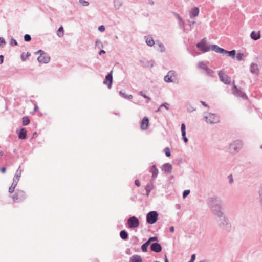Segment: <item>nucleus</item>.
<instances>
[{
  "label": "nucleus",
  "instance_id": "1",
  "mask_svg": "<svg viewBox=\"0 0 262 262\" xmlns=\"http://www.w3.org/2000/svg\"><path fill=\"white\" fill-rule=\"evenodd\" d=\"M207 203L214 215L217 217L223 216V213L221 210L223 202L220 197L215 195L210 196L208 198Z\"/></svg>",
  "mask_w": 262,
  "mask_h": 262
},
{
  "label": "nucleus",
  "instance_id": "2",
  "mask_svg": "<svg viewBox=\"0 0 262 262\" xmlns=\"http://www.w3.org/2000/svg\"><path fill=\"white\" fill-rule=\"evenodd\" d=\"M243 145V143L242 140H236L230 143L229 151L231 154L235 155L240 151Z\"/></svg>",
  "mask_w": 262,
  "mask_h": 262
},
{
  "label": "nucleus",
  "instance_id": "3",
  "mask_svg": "<svg viewBox=\"0 0 262 262\" xmlns=\"http://www.w3.org/2000/svg\"><path fill=\"white\" fill-rule=\"evenodd\" d=\"M220 217L217 221V224L219 227L225 231H230L231 228V225L228 220L226 219L224 214L223 216Z\"/></svg>",
  "mask_w": 262,
  "mask_h": 262
},
{
  "label": "nucleus",
  "instance_id": "4",
  "mask_svg": "<svg viewBox=\"0 0 262 262\" xmlns=\"http://www.w3.org/2000/svg\"><path fill=\"white\" fill-rule=\"evenodd\" d=\"M203 117L206 122L209 124H215L220 122L219 117L215 114L205 113Z\"/></svg>",
  "mask_w": 262,
  "mask_h": 262
},
{
  "label": "nucleus",
  "instance_id": "5",
  "mask_svg": "<svg viewBox=\"0 0 262 262\" xmlns=\"http://www.w3.org/2000/svg\"><path fill=\"white\" fill-rule=\"evenodd\" d=\"M196 47L202 52L205 53L211 50V47L207 45L205 38L202 39L196 45Z\"/></svg>",
  "mask_w": 262,
  "mask_h": 262
},
{
  "label": "nucleus",
  "instance_id": "6",
  "mask_svg": "<svg viewBox=\"0 0 262 262\" xmlns=\"http://www.w3.org/2000/svg\"><path fill=\"white\" fill-rule=\"evenodd\" d=\"M158 219V213L156 211L148 212L146 215V222L150 224H154Z\"/></svg>",
  "mask_w": 262,
  "mask_h": 262
},
{
  "label": "nucleus",
  "instance_id": "7",
  "mask_svg": "<svg viewBox=\"0 0 262 262\" xmlns=\"http://www.w3.org/2000/svg\"><path fill=\"white\" fill-rule=\"evenodd\" d=\"M14 202L23 201L26 198L25 193L24 191L17 189L15 193L12 196Z\"/></svg>",
  "mask_w": 262,
  "mask_h": 262
},
{
  "label": "nucleus",
  "instance_id": "8",
  "mask_svg": "<svg viewBox=\"0 0 262 262\" xmlns=\"http://www.w3.org/2000/svg\"><path fill=\"white\" fill-rule=\"evenodd\" d=\"M127 224L129 228H135L139 227L140 222L137 217L133 216L127 220Z\"/></svg>",
  "mask_w": 262,
  "mask_h": 262
},
{
  "label": "nucleus",
  "instance_id": "9",
  "mask_svg": "<svg viewBox=\"0 0 262 262\" xmlns=\"http://www.w3.org/2000/svg\"><path fill=\"white\" fill-rule=\"evenodd\" d=\"M219 76L221 81L223 82L225 84H229L231 82V79L229 76L226 75L223 71L219 72Z\"/></svg>",
  "mask_w": 262,
  "mask_h": 262
},
{
  "label": "nucleus",
  "instance_id": "10",
  "mask_svg": "<svg viewBox=\"0 0 262 262\" xmlns=\"http://www.w3.org/2000/svg\"><path fill=\"white\" fill-rule=\"evenodd\" d=\"M234 90L233 91V93L234 95L242 98L243 99L248 98L246 94L242 90L237 89L235 85H234Z\"/></svg>",
  "mask_w": 262,
  "mask_h": 262
},
{
  "label": "nucleus",
  "instance_id": "11",
  "mask_svg": "<svg viewBox=\"0 0 262 262\" xmlns=\"http://www.w3.org/2000/svg\"><path fill=\"white\" fill-rule=\"evenodd\" d=\"M113 82L112 72L109 73L106 76L103 81V83L108 85V88L111 89Z\"/></svg>",
  "mask_w": 262,
  "mask_h": 262
},
{
  "label": "nucleus",
  "instance_id": "12",
  "mask_svg": "<svg viewBox=\"0 0 262 262\" xmlns=\"http://www.w3.org/2000/svg\"><path fill=\"white\" fill-rule=\"evenodd\" d=\"M37 60L40 63H48L50 60V57L46 53L44 55L39 56L37 58Z\"/></svg>",
  "mask_w": 262,
  "mask_h": 262
},
{
  "label": "nucleus",
  "instance_id": "13",
  "mask_svg": "<svg viewBox=\"0 0 262 262\" xmlns=\"http://www.w3.org/2000/svg\"><path fill=\"white\" fill-rule=\"evenodd\" d=\"M151 250L155 252L159 253L162 250V246L159 243H154L150 246Z\"/></svg>",
  "mask_w": 262,
  "mask_h": 262
},
{
  "label": "nucleus",
  "instance_id": "14",
  "mask_svg": "<svg viewBox=\"0 0 262 262\" xmlns=\"http://www.w3.org/2000/svg\"><path fill=\"white\" fill-rule=\"evenodd\" d=\"M149 126V119L144 117L141 122V128L142 130H146Z\"/></svg>",
  "mask_w": 262,
  "mask_h": 262
},
{
  "label": "nucleus",
  "instance_id": "15",
  "mask_svg": "<svg viewBox=\"0 0 262 262\" xmlns=\"http://www.w3.org/2000/svg\"><path fill=\"white\" fill-rule=\"evenodd\" d=\"M150 172L152 173V179L151 181H154L158 174L159 170L156 168V166L154 165L150 167Z\"/></svg>",
  "mask_w": 262,
  "mask_h": 262
},
{
  "label": "nucleus",
  "instance_id": "16",
  "mask_svg": "<svg viewBox=\"0 0 262 262\" xmlns=\"http://www.w3.org/2000/svg\"><path fill=\"white\" fill-rule=\"evenodd\" d=\"M161 169L165 172L170 174L172 172V167L170 164L165 163L162 165Z\"/></svg>",
  "mask_w": 262,
  "mask_h": 262
},
{
  "label": "nucleus",
  "instance_id": "17",
  "mask_svg": "<svg viewBox=\"0 0 262 262\" xmlns=\"http://www.w3.org/2000/svg\"><path fill=\"white\" fill-rule=\"evenodd\" d=\"M18 137L20 139H25L27 138V130L25 128H22L18 132L17 131Z\"/></svg>",
  "mask_w": 262,
  "mask_h": 262
},
{
  "label": "nucleus",
  "instance_id": "18",
  "mask_svg": "<svg viewBox=\"0 0 262 262\" xmlns=\"http://www.w3.org/2000/svg\"><path fill=\"white\" fill-rule=\"evenodd\" d=\"M154 188V181H150L145 186V189L146 191V195L149 196L150 192Z\"/></svg>",
  "mask_w": 262,
  "mask_h": 262
},
{
  "label": "nucleus",
  "instance_id": "19",
  "mask_svg": "<svg viewBox=\"0 0 262 262\" xmlns=\"http://www.w3.org/2000/svg\"><path fill=\"white\" fill-rule=\"evenodd\" d=\"M211 48L213 51H215L216 53H222L224 54V52H225V49L219 47L217 45H212L211 46Z\"/></svg>",
  "mask_w": 262,
  "mask_h": 262
},
{
  "label": "nucleus",
  "instance_id": "20",
  "mask_svg": "<svg viewBox=\"0 0 262 262\" xmlns=\"http://www.w3.org/2000/svg\"><path fill=\"white\" fill-rule=\"evenodd\" d=\"M199 13V9L197 7H194L190 11V17L191 18H194L197 16Z\"/></svg>",
  "mask_w": 262,
  "mask_h": 262
},
{
  "label": "nucleus",
  "instance_id": "21",
  "mask_svg": "<svg viewBox=\"0 0 262 262\" xmlns=\"http://www.w3.org/2000/svg\"><path fill=\"white\" fill-rule=\"evenodd\" d=\"M250 72L253 74H257L258 73V69L256 63H252L250 65Z\"/></svg>",
  "mask_w": 262,
  "mask_h": 262
},
{
  "label": "nucleus",
  "instance_id": "22",
  "mask_svg": "<svg viewBox=\"0 0 262 262\" xmlns=\"http://www.w3.org/2000/svg\"><path fill=\"white\" fill-rule=\"evenodd\" d=\"M145 38L146 39V43L148 46L152 47L154 45L155 41L152 37L149 36H145Z\"/></svg>",
  "mask_w": 262,
  "mask_h": 262
},
{
  "label": "nucleus",
  "instance_id": "23",
  "mask_svg": "<svg viewBox=\"0 0 262 262\" xmlns=\"http://www.w3.org/2000/svg\"><path fill=\"white\" fill-rule=\"evenodd\" d=\"M130 262H142V258L138 255H134L130 257Z\"/></svg>",
  "mask_w": 262,
  "mask_h": 262
},
{
  "label": "nucleus",
  "instance_id": "24",
  "mask_svg": "<svg viewBox=\"0 0 262 262\" xmlns=\"http://www.w3.org/2000/svg\"><path fill=\"white\" fill-rule=\"evenodd\" d=\"M120 236L123 240H126L128 238V234L125 230H121L120 232Z\"/></svg>",
  "mask_w": 262,
  "mask_h": 262
},
{
  "label": "nucleus",
  "instance_id": "25",
  "mask_svg": "<svg viewBox=\"0 0 262 262\" xmlns=\"http://www.w3.org/2000/svg\"><path fill=\"white\" fill-rule=\"evenodd\" d=\"M224 54H226L228 56L231 57L234 59L235 56L236 51L235 50H232L231 51H228L225 50V52H224Z\"/></svg>",
  "mask_w": 262,
  "mask_h": 262
},
{
  "label": "nucleus",
  "instance_id": "26",
  "mask_svg": "<svg viewBox=\"0 0 262 262\" xmlns=\"http://www.w3.org/2000/svg\"><path fill=\"white\" fill-rule=\"evenodd\" d=\"M251 37L254 40H256L260 38L259 32L255 33V31H252L251 33Z\"/></svg>",
  "mask_w": 262,
  "mask_h": 262
},
{
  "label": "nucleus",
  "instance_id": "27",
  "mask_svg": "<svg viewBox=\"0 0 262 262\" xmlns=\"http://www.w3.org/2000/svg\"><path fill=\"white\" fill-rule=\"evenodd\" d=\"M122 5V3L120 0L114 1V6L116 10L119 9L121 7Z\"/></svg>",
  "mask_w": 262,
  "mask_h": 262
},
{
  "label": "nucleus",
  "instance_id": "28",
  "mask_svg": "<svg viewBox=\"0 0 262 262\" xmlns=\"http://www.w3.org/2000/svg\"><path fill=\"white\" fill-rule=\"evenodd\" d=\"M156 44L158 45L159 48V49H157L158 50H159L161 53L165 52V48L162 43L158 41H157Z\"/></svg>",
  "mask_w": 262,
  "mask_h": 262
},
{
  "label": "nucleus",
  "instance_id": "29",
  "mask_svg": "<svg viewBox=\"0 0 262 262\" xmlns=\"http://www.w3.org/2000/svg\"><path fill=\"white\" fill-rule=\"evenodd\" d=\"M119 94L124 98L126 99L130 100L133 98V96L132 95H126L125 93L120 91L119 92Z\"/></svg>",
  "mask_w": 262,
  "mask_h": 262
},
{
  "label": "nucleus",
  "instance_id": "30",
  "mask_svg": "<svg viewBox=\"0 0 262 262\" xmlns=\"http://www.w3.org/2000/svg\"><path fill=\"white\" fill-rule=\"evenodd\" d=\"M31 54L29 52H27L26 54L23 52L21 55V59L23 61L26 60V59L30 56Z\"/></svg>",
  "mask_w": 262,
  "mask_h": 262
},
{
  "label": "nucleus",
  "instance_id": "31",
  "mask_svg": "<svg viewBox=\"0 0 262 262\" xmlns=\"http://www.w3.org/2000/svg\"><path fill=\"white\" fill-rule=\"evenodd\" d=\"M21 176V171H19L18 170L16 171V172L14 176V177L13 178V181H17V182H18L19 180V178Z\"/></svg>",
  "mask_w": 262,
  "mask_h": 262
},
{
  "label": "nucleus",
  "instance_id": "32",
  "mask_svg": "<svg viewBox=\"0 0 262 262\" xmlns=\"http://www.w3.org/2000/svg\"><path fill=\"white\" fill-rule=\"evenodd\" d=\"M30 123V120L27 116L23 117L22 118V123L23 125H27Z\"/></svg>",
  "mask_w": 262,
  "mask_h": 262
},
{
  "label": "nucleus",
  "instance_id": "33",
  "mask_svg": "<svg viewBox=\"0 0 262 262\" xmlns=\"http://www.w3.org/2000/svg\"><path fill=\"white\" fill-rule=\"evenodd\" d=\"M57 35L59 37H61L63 35V28L62 26L59 27L57 32Z\"/></svg>",
  "mask_w": 262,
  "mask_h": 262
},
{
  "label": "nucleus",
  "instance_id": "34",
  "mask_svg": "<svg viewBox=\"0 0 262 262\" xmlns=\"http://www.w3.org/2000/svg\"><path fill=\"white\" fill-rule=\"evenodd\" d=\"M198 67L200 69H202L203 70H204L206 71V70L207 69L208 67L206 66L205 63H204L203 62H200L198 63Z\"/></svg>",
  "mask_w": 262,
  "mask_h": 262
},
{
  "label": "nucleus",
  "instance_id": "35",
  "mask_svg": "<svg viewBox=\"0 0 262 262\" xmlns=\"http://www.w3.org/2000/svg\"><path fill=\"white\" fill-rule=\"evenodd\" d=\"M168 105L169 104L167 103H163L159 107V108L157 110V112H159V111H161V108L162 107H165V109H166L167 110H168L169 109V107H168Z\"/></svg>",
  "mask_w": 262,
  "mask_h": 262
},
{
  "label": "nucleus",
  "instance_id": "36",
  "mask_svg": "<svg viewBox=\"0 0 262 262\" xmlns=\"http://www.w3.org/2000/svg\"><path fill=\"white\" fill-rule=\"evenodd\" d=\"M205 73L208 76H213L214 71L213 70H212L211 69L207 68V69L205 71Z\"/></svg>",
  "mask_w": 262,
  "mask_h": 262
},
{
  "label": "nucleus",
  "instance_id": "37",
  "mask_svg": "<svg viewBox=\"0 0 262 262\" xmlns=\"http://www.w3.org/2000/svg\"><path fill=\"white\" fill-rule=\"evenodd\" d=\"M164 81L166 82H173V80L172 79V78L169 76V75H166L165 77H164Z\"/></svg>",
  "mask_w": 262,
  "mask_h": 262
},
{
  "label": "nucleus",
  "instance_id": "38",
  "mask_svg": "<svg viewBox=\"0 0 262 262\" xmlns=\"http://www.w3.org/2000/svg\"><path fill=\"white\" fill-rule=\"evenodd\" d=\"M195 110H196V108H194L191 105L189 104L187 105V110L188 112H190V113L192 112L193 111H195Z\"/></svg>",
  "mask_w": 262,
  "mask_h": 262
},
{
  "label": "nucleus",
  "instance_id": "39",
  "mask_svg": "<svg viewBox=\"0 0 262 262\" xmlns=\"http://www.w3.org/2000/svg\"><path fill=\"white\" fill-rule=\"evenodd\" d=\"M164 151L166 156V157H170L171 155L170 150L169 148L166 147L164 149Z\"/></svg>",
  "mask_w": 262,
  "mask_h": 262
},
{
  "label": "nucleus",
  "instance_id": "40",
  "mask_svg": "<svg viewBox=\"0 0 262 262\" xmlns=\"http://www.w3.org/2000/svg\"><path fill=\"white\" fill-rule=\"evenodd\" d=\"M10 45L12 46H17V42L15 39H14L13 38H12L10 40Z\"/></svg>",
  "mask_w": 262,
  "mask_h": 262
},
{
  "label": "nucleus",
  "instance_id": "41",
  "mask_svg": "<svg viewBox=\"0 0 262 262\" xmlns=\"http://www.w3.org/2000/svg\"><path fill=\"white\" fill-rule=\"evenodd\" d=\"M244 54L243 53H238L236 56V58L238 61H241L243 59Z\"/></svg>",
  "mask_w": 262,
  "mask_h": 262
},
{
  "label": "nucleus",
  "instance_id": "42",
  "mask_svg": "<svg viewBox=\"0 0 262 262\" xmlns=\"http://www.w3.org/2000/svg\"><path fill=\"white\" fill-rule=\"evenodd\" d=\"M6 43L5 39L3 37H0V47H4Z\"/></svg>",
  "mask_w": 262,
  "mask_h": 262
},
{
  "label": "nucleus",
  "instance_id": "43",
  "mask_svg": "<svg viewBox=\"0 0 262 262\" xmlns=\"http://www.w3.org/2000/svg\"><path fill=\"white\" fill-rule=\"evenodd\" d=\"M148 246L147 245V244H146L145 243H144L142 246H141V250L143 252H147V248H148Z\"/></svg>",
  "mask_w": 262,
  "mask_h": 262
},
{
  "label": "nucleus",
  "instance_id": "44",
  "mask_svg": "<svg viewBox=\"0 0 262 262\" xmlns=\"http://www.w3.org/2000/svg\"><path fill=\"white\" fill-rule=\"evenodd\" d=\"M24 40L25 41L28 42L31 40V37L29 34H25L24 35Z\"/></svg>",
  "mask_w": 262,
  "mask_h": 262
},
{
  "label": "nucleus",
  "instance_id": "45",
  "mask_svg": "<svg viewBox=\"0 0 262 262\" xmlns=\"http://www.w3.org/2000/svg\"><path fill=\"white\" fill-rule=\"evenodd\" d=\"M79 2L84 6H88L89 4V3L85 0H79Z\"/></svg>",
  "mask_w": 262,
  "mask_h": 262
},
{
  "label": "nucleus",
  "instance_id": "46",
  "mask_svg": "<svg viewBox=\"0 0 262 262\" xmlns=\"http://www.w3.org/2000/svg\"><path fill=\"white\" fill-rule=\"evenodd\" d=\"M190 192V190H185L183 191V198H186Z\"/></svg>",
  "mask_w": 262,
  "mask_h": 262
},
{
  "label": "nucleus",
  "instance_id": "47",
  "mask_svg": "<svg viewBox=\"0 0 262 262\" xmlns=\"http://www.w3.org/2000/svg\"><path fill=\"white\" fill-rule=\"evenodd\" d=\"M167 75H169L171 78L176 76V73L174 71H170L168 72Z\"/></svg>",
  "mask_w": 262,
  "mask_h": 262
},
{
  "label": "nucleus",
  "instance_id": "48",
  "mask_svg": "<svg viewBox=\"0 0 262 262\" xmlns=\"http://www.w3.org/2000/svg\"><path fill=\"white\" fill-rule=\"evenodd\" d=\"M96 45L98 46L99 48H101L103 47V44L100 40H97L96 41Z\"/></svg>",
  "mask_w": 262,
  "mask_h": 262
},
{
  "label": "nucleus",
  "instance_id": "49",
  "mask_svg": "<svg viewBox=\"0 0 262 262\" xmlns=\"http://www.w3.org/2000/svg\"><path fill=\"white\" fill-rule=\"evenodd\" d=\"M177 18H178L179 21V26H181V22H182L183 24V27H184V21L181 18V17L178 14L177 15Z\"/></svg>",
  "mask_w": 262,
  "mask_h": 262
},
{
  "label": "nucleus",
  "instance_id": "50",
  "mask_svg": "<svg viewBox=\"0 0 262 262\" xmlns=\"http://www.w3.org/2000/svg\"><path fill=\"white\" fill-rule=\"evenodd\" d=\"M105 26L103 25H101L98 27V30L100 32H103L105 31Z\"/></svg>",
  "mask_w": 262,
  "mask_h": 262
},
{
  "label": "nucleus",
  "instance_id": "51",
  "mask_svg": "<svg viewBox=\"0 0 262 262\" xmlns=\"http://www.w3.org/2000/svg\"><path fill=\"white\" fill-rule=\"evenodd\" d=\"M228 179H229V183L230 184H232L233 182V179L232 174H230L228 176Z\"/></svg>",
  "mask_w": 262,
  "mask_h": 262
},
{
  "label": "nucleus",
  "instance_id": "52",
  "mask_svg": "<svg viewBox=\"0 0 262 262\" xmlns=\"http://www.w3.org/2000/svg\"><path fill=\"white\" fill-rule=\"evenodd\" d=\"M149 239L150 241V242L152 241H156L158 240V237L156 236L151 237L149 238Z\"/></svg>",
  "mask_w": 262,
  "mask_h": 262
},
{
  "label": "nucleus",
  "instance_id": "53",
  "mask_svg": "<svg viewBox=\"0 0 262 262\" xmlns=\"http://www.w3.org/2000/svg\"><path fill=\"white\" fill-rule=\"evenodd\" d=\"M140 95L143 96L145 98H147L149 99V97H148L147 95H145L142 91L140 92Z\"/></svg>",
  "mask_w": 262,
  "mask_h": 262
},
{
  "label": "nucleus",
  "instance_id": "54",
  "mask_svg": "<svg viewBox=\"0 0 262 262\" xmlns=\"http://www.w3.org/2000/svg\"><path fill=\"white\" fill-rule=\"evenodd\" d=\"M17 183H18V182H17V181H13V183L11 185V186L13 187L14 188H15L16 186L17 185Z\"/></svg>",
  "mask_w": 262,
  "mask_h": 262
},
{
  "label": "nucleus",
  "instance_id": "55",
  "mask_svg": "<svg viewBox=\"0 0 262 262\" xmlns=\"http://www.w3.org/2000/svg\"><path fill=\"white\" fill-rule=\"evenodd\" d=\"M15 188L13 187H12L11 186L9 188V193H13L14 191Z\"/></svg>",
  "mask_w": 262,
  "mask_h": 262
},
{
  "label": "nucleus",
  "instance_id": "56",
  "mask_svg": "<svg viewBox=\"0 0 262 262\" xmlns=\"http://www.w3.org/2000/svg\"><path fill=\"white\" fill-rule=\"evenodd\" d=\"M181 130H186V126L184 123H182L181 126Z\"/></svg>",
  "mask_w": 262,
  "mask_h": 262
},
{
  "label": "nucleus",
  "instance_id": "57",
  "mask_svg": "<svg viewBox=\"0 0 262 262\" xmlns=\"http://www.w3.org/2000/svg\"><path fill=\"white\" fill-rule=\"evenodd\" d=\"M36 53H39L40 54V56L41 55H44L45 54H46V53H45V52L41 50H38Z\"/></svg>",
  "mask_w": 262,
  "mask_h": 262
},
{
  "label": "nucleus",
  "instance_id": "58",
  "mask_svg": "<svg viewBox=\"0 0 262 262\" xmlns=\"http://www.w3.org/2000/svg\"><path fill=\"white\" fill-rule=\"evenodd\" d=\"M4 57L2 55H0V64H2L4 62Z\"/></svg>",
  "mask_w": 262,
  "mask_h": 262
},
{
  "label": "nucleus",
  "instance_id": "59",
  "mask_svg": "<svg viewBox=\"0 0 262 262\" xmlns=\"http://www.w3.org/2000/svg\"><path fill=\"white\" fill-rule=\"evenodd\" d=\"M135 185L137 186H140V182L139 181V180L137 179L135 180Z\"/></svg>",
  "mask_w": 262,
  "mask_h": 262
},
{
  "label": "nucleus",
  "instance_id": "60",
  "mask_svg": "<svg viewBox=\"0 0 262 262\" xmlns=\"http://www.w3.org/2000/svg\"><path fill=\"white\" fill-rule=\"evenodd\" d=\"M201 103H202V104L203 105H204L205 107H208V105L207 104H206L204 101H200Z\"/></svg>",
  "mask_w": 262,
  "mask_h": 262
},
{
  "label": "nucleus",
  "instance_id": "61",
  "mask_svg": "<svg viewBox=\"0 0 262 262\" xmlns=\"http://www.w3.org/2000/svg\"><path fill=\"white\" fill-rule=\"evenodd\" d=\"M6 168L5 167H2L1 169H0V171L2 172V173H5V171H6Z\"/></svg>",
  "mask_w": 262,
  "mask_h": 262
},
{
  "label": "nucleus",
  "instance_id": "62",
  "mask_svg": "<svg viewBox=\"0 0 262 262\" xmlns=\"http://www.w3.org/2000/svg\"><path fill=\"white\" fill-rule=\"evenodd\" d=\"M169 231L171 232H173L174 231V228L173 226H171L169 228Z\"/></svg>",
  "mask_w": 262,
  "mask_h": 262
},
{
  "label": "nucleus",
  "instance_id": "63",
  "mask_svg": "<svg viewBox=\"0 0 262 262\" xmlns=\"http://www.w3.org/2000/svg\"><path fill=\"white\" fill-rule=\"evenodd\" d=\"M183 139L184 142H185V143L188 142V138L186 137V136L183 137Z\"/></svg>",
  "mask_w": 262,
  "mask_h": 262
},
{
  "label": "nucleus",
  "instance_id": "64",
  "mask_svg": "<svg viewBox=\"0 0 262 262\" xmlns=\"http://www.w3.org/2000/svg\"><path fill=\"white\" fill-rule=\"evenodd\" d=\"M195 259V255L194 254H193L191 255L190 260L194 261Z\"/></svg>",
  "mask_w": 262,
  "mask_h": 262
}]
</instances>
